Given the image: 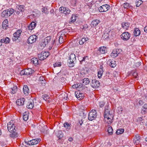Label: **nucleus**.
Instances as JSON below:
<instances>
[{"mask_svg": "<svg viewBox=\"0 0 147 147\" xmlns=\"http://www.w3.org/2000/svg\"><path fill=\"white\" fill-rule=\"evenodd\" d=\"M14 11V10L13 9H9L3 11L1 13V15L2 17L7 18L13 14Z\"/></svg>", "mask_w": 147, "mask_h": 147, "instance_id": "nucleus-1", "label": "nucleus"}, {"mask_svg": "<svg viewBox=\"0 0 147 147\" xmlns=\"http://www.w3.org/2000/svg\"><path fill=\"white\" fill-rule=\"evenodd\" d=\"M97 112L96 110L92 109L90 111L88 114V119L92 121L94 120L96 117Z\"/></svg>", "mask_w": 147, "mask_h": 147, "instance_id": "nucleus-2", "label": "nucleus"}, {"mask_svg": "<svg viewBox=\"0 0 147 147\" xmlns=\"http://www.w3.org/2000/svg\"><path fill=\"white\" fill-rule=\"evenodd\" d=\"M22 32V31L20 29L16 31L13 34V36L12 38L13 41H16L18 40V41H20V37Z\"/></svg>", "mask_w": 147, "mask_h": 147, "instance_id": "nucleus-3", "label": "nucleus"}, {"mask_svg": "<svg viewBox=\"0 0 147 147\" xmlns=\"http://www.w3.org/2000/svg\"><path fill=\"white\" fill-rule=\"evenodd\" d=\"M50 55L49 52L42 51L40 54L38 55V57L39 60H43L46 59Z\"/></svg>", "mask_w": 147, "mask_h": 147, "instance_id": "nucleus-4", "label": "nucleus"}, {"mask_svg": "<svg viewBox=\"0 0 147 147\" xmlns=\"http://www.w3.org/2000/svg\"><path fill=\"white\" fill-rule=\"evenodd\" d=\"M7 129L10 132L16 131L17 129L15 126V124L13 123V121H11L7 124Z\"/></svg>", "mask_w": 147, "mask_h": 147, "instance_id": "nucleus-5", "label": "nucleus"}, {"mask_svg": "<svg viewBox=\"0 0 147 147\" xmlns=\"http://www.w3.org/2000/svg\"><path fill=\"white\" fill-rule=\"evenodd\" d=\"M110 8V6L109 5L105 4L100 7L98 8L99 11L100 12H106Z\"/></svg>", "mask_w": 147, "mask_h": 147, "instance_id": "nucleus-6", "label": "nucleus"}, {"mask_svg": "<svg viewBox=\"0 0 147 147\" xmlns=\"http://www.w3.org/2000/svg\"><path fill=\"white\" fill-rule=\"evenodd\" d=\"M33 73L32 69L31 68L25 69L22 70L20 73L21 75H29L32 74Z\"/></svg>", "mask_w": 147, "mask_h": 147, "instance_id": "nucleus-7", "label": "nucleus"}, {"mask_svg": "<svg viewBox=\"0 0 147 147\" xmlns=\"http://www.w3.org/2000/svg\"><path fill=\"white\" fill-rule=\"evenodd\" d=\"M59 10L61 13L66 15L69 14L71 12L70 10L68 8L64 7H60Z\"/></svg>", "mask_w": 147, "mask_h": 147, "instance_id": "nucleus-8", "label": "nucleus"}, {"mask_svg": "<svg viewBox=\"0 0 147 147\" xmlns=\"http://www.w3.org/2000/svg\"><path fill=\"white\" fill-rule=\"evenodd\" d=\"M40 141V139H32L31 140L28 141H25L26 143L27 144L31 145H34L38 144Z\"/></svg>", "mask_w": 147, "mask_h": 147, "instance_id": "nucleus-9", "label": "nucleus"}, {"mask_svg": "<svg viewBox=\"0 0 147 147\" xmlns=\"http://www.w3.org/2000/svg\"><path fill=\"white\" fill-rule=\"evenodd\" d=\"M37 38L36 35H32L30 36L27 40V43L28 44H31L35 42Z\"/></svg>", "mask_w": 147, "mask_h": 147, "instance_id": "nucleus-10", "label": "nucleus"}, {"mask_svg": "<svg viewBox=\"0 0 147 147\" xmlns=\"http://www.w3.org/2000/svg\"><path fill=\"white\" fill-rule=\"evenodd\" d=\"M130 34L127 32H125L123 33L121 36V38L125 41L128 40L130 37Z\"/></svg>", "mask_w": 147, "mask_h": 147, "instance_id": "nucleus-11", "label": "nucleus"}, {"mask_svg": "<svg viewBox=\"0 0 147 147\" xmlns=\"http://www.w3.org/2000/svg\"><path fill=\"white\" fill-rule=\"evenodd\" d=\"M100 85L99 82L96 79L92 80L91 86L94 88H97Z\"/></svg>", "mask_w": 147, "mask_h": 147, "instance_id": "nucleus-12", "label": "nucleus"}, {"mask_svg": "<svg viewBox=\"0 0 147 147\" xmlns=\"http://www.w3.org/2000/svg\"><path fill=\"white\" fill-rule=\"evenodd\" d=\"M107 49L105 47H100L98 49L97 52L99 55L101 54H104L107 53Z\"/></svg>", "mask_w": 147, "mask_h": 147, "instance_id": "nucleus-13", "label": "nucleus"}, {"mask_svg": "<svg viewBox=\"0 0 147 147\" xmlns=\"http://www.w3.org/2000/svg\"><path fill=\"white\" fill-rule=\"evenodd\" d=\"M75 94L76 97L80 100L84 98V94L83 93H81L79 90L75 92Z\"/></svg>", "mask_w": 147, "mask_h": 147, "instance_id": "nucleus-14", "label": "nucleus"}, {"mask_svg": "<svg viewBox=\"0 0 147 147\" xmlns=\"http://www.w3.org/2000/svg\"><path fill=\"white\" fill-rule=\"evenodd\" d=\"M25 99L24 98H21L17 100L16 102V104L19 106H22L24 105Z\"/></svg>", "mask_w": 147, "mask_h": 147, "instance_id": "nucleus-15", "label": "nucleus"}, {"mask_svg": "<svg viewBox=\"0 0 147 147\" xmlns=\"http://www.w3.org/2000/svg\"><path fill=\"white\" fill-rule=\"evenodd\" d=\"M8 21L7 19L4 20L2 23V28L4 30L7 29L8 27Z\"/></svg>", "mask_w": 147, "mask_h": 147, "instance_id": "nucleus-16", "label": "nucleus"}, {"mask_svg": "<svg viewBox=\"0 0 147 147\" xmlns=\"http://www.w3.org/2000/svg\"><path fill=\"white\" fill-rule=\"evenodd\" d=\"M38 81L39 84H41L42 86H44L46 83V80L43 76L40 77Z\"/></svg>", "mask_w": 147, "mask_h": 147, "instance_id": "nucleus-17", "label": "nucleus"}, {"mask_svg": "<svg viewBox=\"0 0 147 147\" xmlns=\"http://www.w3.org/2000/svg\"><path fill=\"white\" fill-rule=\"evenodd\" d=\"M110 110H108L106 109V110H105L104 113V117L105 119L106 117H107L108 118H109V117H111V115L110 114Z\"/></svg>", "mask_w": 147, "mask_h": 147, "instance_id": "nucleus-18", "label": "nucleus"}, {"mask_svg": "<svg viewBox=\"0 0 147 147\" xmlns=\"http://www.w3.org/2000/svg\"><path fill=\"white\" fill-rule=\"evenodd\" d=\"M36 25V23L34 22H32L30 24V25L28 26V29L29 30H32L34 28Z\"/></svg>", "mask_w": 147, "mask_h": 147, "instance_id": "nucleus-19", "label": "nucleus"}, {"mask_svg": "<svg viewBox=\"0 0 147 147\" xmlns=\"http://www.w3.org/2000/svg\"><path fill=\"white\" fill-rule=\"evenodd\" d=\"M108 63V64L112 67H115L116 65L115 61L114 60H109Z\"/></svg>", "mask_w": 147, "mask_h": 147, "instance_id": "nucleus-20", "label": "nucleus"}, {"mask_svg": "<svg viewBox=\"0 0 147 147\" xmlns=\"http://www.w3.org/2000/svg\"><path fill=\"white\" fill-rule=\"evenodd\" d=\"M23 91L25 94L28 95L29 94V89L27 85H24V86Z\"/></svg>", "mask_w": 147, "mask_h": 147, "instance_id": "nucleus-21", "label": "nucleus"}, {"mask_svg": "<svg viewBox=\"0 0 147 147\" xmlns=\"http://www.w3.org/2000/svg\"><path fill=\"white\" fill-rule=\"evenodd\" d=\"M100 23V21L98 20H94L91 22V26L92 27H95Z\"/></svg>", "mask_w": 147, "mask_h": 147, "instance_id": "nucleus-22", "label": "nucleus"}, {"mask_svg": "<svg viewBox=\"0 0 147 147\" xmlns=\"http://www.w3.org/2000/svg\"><path fill=\"white\" fill-rule=\"evenodd\" d=\"M29 113L28 112H25L23 114V119L25 121H27L28 119Z\"/></svg>", "mask_w": 147, "mask_h": 147, "instance_id": "nucleus-23", "label": "nucleus"}, {"mask_svg": "<svg viewBox=\"0 0 147 147\" xmlns=\"http://www.w3.org/2000/svg\"><path fill=\"white\" fill-rule=\"evenodd\" d=\"M140 136L139 135H136L135 136L134 139V142L136 144H138L140 141Z\"/></svg>", "mask_w": 147, "mask_h": 147, "instance_id": "nucleus-24", "label": "nucleus"}, {"mask_svg": "<svg viewBox=\"0 0 147 147\" xmlns=\"http://www.w3.org/2000/svg\"><path fill=\"white\" fill-rule=\"evenodd\" d=\"M140 34V31L138 28H135L134 31V35L135 36H139Z\"/></svg>", "mask_w": 147, "mask_h": 147, "instance_id": "nucleus-25", "label": "nucleus"}, {"mask_svg": "<svg viewBox=\"0 0 147 147\" xmlns=\"http://www.w3.org/2000/svg\"><path fill=\"white\" fill-rule=\"evenodd\" d=\"M0 41L2 43H4L5 44L9 43L10 42V40L9 38L6 37L1 39Z\"/></svg>", "mask_w": 147, "mask_h": 147, "instance_id": "nucleus-26", "label": "nucleus"}, {"mask_svg": "<svg viewBox=\"0 0 147 147\" xmlns=\"http://www.w3.org/2000/svg\"><path fill=\"white\" fill-rule=\"evenodd\" d=\"M34 106V101L33 100H32L28 103V104L26 105V107L28 109H31L33 108Z\"/></svg>", "mask_w": 147, "mask_h": 147, "instance_id": "nucleus-27", "label": "nucleus"}, {"mask_svg": "<svg viewBox=\"0 0 147 147\" xmlns=\"http://www.w3.org/2000/svg\"><path fill=\"white\" fill-rule=\"evenodd\" d=\"M119 54V53L117 51V50L115 49L113 50L112 53L111 54V55L115 58L117 57Z\"/></svg>", "mask_w": 147, "mask_h": 147, "instance_id": "nucleus-28", "label": "nucleus"}, {"mask_svg": "<svg viewBox=\"0 0 147 147\" xmlns=\"http://www.w3.org/2000/svg\"><path fill=\"white\" fill-rule=\"evenodd\" d=\"M123 7L125 9H132V6L130 4L128 3L127 2L124 3L123 5Z\"/></svg>", "mask_w": 147, "mask_h": 147, "instance_id": "nucleus-29", "label": "nucleus"}, {"mask_svg": "<svg viewBox=\"0 0 147 147\" xmlns=\"http://www.w3.org/2000/svg\"><path fill=\"white\" fill-rule=\"evenodd\" d=\"M31 63L34 64L35 65L38 64V59L36 58H33L31 59Z\"/></svg>", "mask_w": 147, "mask_h": 147, "instance_id": "nucleus-30", "label": "nucleus"}, {"mask_svg": "<svg viewBox=\"0 0 147 147\" xmlns=\"http://www.w3.org/2000/svg\"><path fill=\"white\" fill-rule=\"evenodd\" d=\"M16 7L19 11L22 13L25 10V6L24 5H18Z\"/></svg>", "mask_w": 147, "mask_h": 147, "instance_id": "nucleus-31", "label": "nucleus"}, {"mask_svg": "<svg viewBox=\"0 0 147 147\" xmlns=\"http://www.w3.org/2000/svg\"><path fill=\"white\" fill-rule=\"evenodd\" d=\"M10 133L9 136L11 137L14 138L18 137V134L16 131H12Z\"/></svg>", "mask_w": 147, "mask_h": 147, "instance_id": "nucleus-32", "label": "nucleus"}, {"mask_svg": "<svg viewBox=\"0 0 147 147\" xmlns=\"http://www.w3.org/2000/svg\"><path fill=\"white\" fill-rule=\"evenodd\" d=\"M57 136L59 138V140H60L63 137V134L61 131H58L57 134Z\"/></svg>", "mask_w": 147, "mask_h": 147, "instance_id": "nucleus-33", "label": "nucleus"}, {"mask_svg": "<svg viewBox=\"0 0 147 147\" xmlns=\"http://www.w3.org/2000/svg\"><path fill=\"white\" fill-rule=\"evenodd\" d=\"M121 26L124 28H125L126 29H127V28L129 27V24L128 22H123L121 24Z\"/></svg>", "mask_w": 147, "mask_h": 147, "instance_id": "nucleus-34", "label": "nucleus"}, {"mask_svg": "<svg viewBox=\"0 0 147 147\" xmlns=\"http://www.w3.org/2000/svg\"><path fill=\"white\" fill-rule=\"evenodd\" d=\"M88 40V38H82L79 42V44L80 45H82L85 42L87 41Z\"/></svg>", "mask_w": 147, "mask_h": 147, "instance_id": "nucleus-35", "label": "nucleus"}, {"mask_svg": "<svg viewBox=\"0 0 147 147\" xmlns=\"http://www.w3.org/2000/svg\"><path fill=\"white\" fill-rule=\"evenodd\" d=\"M51 36H48L46 37L45 39L44 42L45 43V44H48L51 40Z\"/></svg>", "mask_w": 147, "mask_h": 147, "instance_id": "nucleus-36", "label": "nucleus"}, {"mask_svg": "<svg viewBox=\"0 0 147 147\" xmlns=\"http://www.w3.org/2000/svg\"><path fill=\"white\" fill-rule=\"evenodd\" d=\"M11 93L12 94H14L16 93L17 90V87L16 86H13V87L11 88Z\"/></svg>", "mask_w": 147, "mask_h": 147, "instance_id": "nucleus-37", "label": "nucleus"}, {"mask_svg": "<svg viewBox=\"0 0 147 147\" xmlns=\"http://www.w3.org/2000/svg\"><path fill=\"white\" fill-rule=\"evenodd\" d=\"M76 56L74 53L71 54L69 56V60H72V61H76Z\"/></svg>", "mask_w": 147, "mask_h": 147, "instance_id": "nucleus-38", "label": "nucleus"}, {"mask_svg": "<svg viewBox=\"0 0 147 147\" xmlns=\"http://www.w3.org/2000/svg\"><path fill=\"white\" fill-rule=\"evenodd\" d=\"M75 61H72V60H69L68 61L69 62L68 64V65L69 67H73L74 66L75 63L74 62Z\"/></svg>", "mask_w": 147, "mask_h": 147, "instance_id": "nucleus-39", "label": "nucleus"}, {"mask_svg": "<svg viewBox=\"0 0 147 147\" xmlns=\"http://www.w3.org/2000/svg\"><path fill=\"white\" fill-rule=\"evenodd\" d=\"M42 11L46 14H48L49 13L48 9L45 7H43L42 9Z\"/></svg>", "mask_w": 147, "mask_h": 147, "instance_id": "nucleus-40", "label": "nucleus"}, {"mask_svg": "<svg viewBox=\"0 0 147 147\" xmlns=\"http://www.w3.org/2000/svg\"><path fill=\"white\" fill-rule=\"evenodd\" d=\"M82 81L83 83L85 85L88 84L90 82L89 79L88 78H85Z\"/></svg>", "mask_w": 147, "mask_h": 147, "instance_id": "nucleus-41", "label": "nucleus"}, {"mask_svg": "<svg viewBox=\"0 0 147 147\" xmlns=\"http://www.w3.org/2000/svg\"><path fill=\"white\" fill-rule=\"evenodd\" d=\"M107 131L109 134L111 135L113 134V129L112 127H109Z\"/></svg>", "mask_w": 147, "mask_h": 147, "instance_id": "nucleus-42", "label": "nucleus"}, {"mask_svg": "<svg viewBox=\"0 0 147 147\" xmlns=\"http://www.w3.org/2000/svg\"><path fill=\"white\" fill-rule=\"evenodd\" d=\"M15 12H16V13L17 15L18 18H21L23 15V13H22V12H20L19 11H15Z\"/></svg>", "mask_w": 147, "mask_h": 147, "instance_id": "nucleus-43", "label": "nucleus"}, {"mask_svg": "<svg viewBox=\"0 0 147 147\" xmlns=\"http://www.w3.org/2000/svg\"><path fill=\"white\" fill-rule=\"evenodd\" d=\"M64 126L66 129H70L71 126L69 123L67 122L65 123L64 124Z\"/></svg>", "mask_w": 147, "mask_h": 147, "instance_id": "nucleus-44", "label": "nucleus"}, {"mask_svg": "<svg viewBox=\"0 0 147 147\" xmlns=\"http://www.w3.org/2000/svg\"><path fill=\"white\" fill-rule=\"evenodd\" d=\"M124 130L122 128L119 129H118L116 131V134L119 135V134L123 133L124 131Z\"/></svg>", "mask_w": 147, "mask_h": 147, "instance_id": "nucleus-45", "label": "nucleus"}, {"mask_svg": "<svg viewBox=\"0 0 147 147\" xmlns=\"http://www.w3.org/2000/svg\"><path fill=\"white\" fill-rule=\"evenodd\" d=\"M88 28V26L86 24H84L83 25H82L81 26V28L82 30H84V31L86 30V29H87Z\"/></svg>", "mask_w": 147, "mask_h": 147, "instance_id": "nucleus-46", "label": "nucleus"}, {"mask_svg": "<svg viewBox=\"0 0 147 147\" xmlns=\"http://www.w3.org/2000/svg\"><path fill=\"white\" fill-rule=\"evenodd\" d=\"M64 42V40L63 39V36L61 35L59 37V43L60 44H62Z\"/></svg>", "mask_w": 147, "mask_h": 147, "instance_id": "nucleus-47", "label": "nucleus"}, {"mask_svg": "<svg viewBox=\"0 0 147 147\" xmlns=\"http://www.w3.org/2000/svg\"><path fill=\"white\" fill-rule=\"evenodd\" d=\"M111 117H109V118H108L107 117H106V118H107V121L106 119H105V121H107V123L109 124H111V123L113 121V120L111 119Z\"/></svg>", "mask_w": 147, "mask_h": 147, "instance_id": "nucleus-48", "label": "nucleus"}, {"mask_svg": "<svg viewBox=\"0 0 147 147\" xmlns=\"http://www.w3.org/2000/svg\"><path fill=\"white\" fill-rule=\"evenodd\" d=\"M143 1L140 0H138L136 2V6L137 7H139L142 3Z\"/></svg>", "mask_w": 147, "mask_h": 147, "instance_id": "nucleus-49", "label": "nucleus"}, {"mask_svg": "<svg viewBox=\"0 0 147 147\" xmlns=\"http://www.w3.org/2000/svg\"><path fill=\"white\" fill-rule=\"evenodd\" d=\"M76 17H77L75 15L73 14L71 18V21L73 22H75L76 20Z\"/></svg>", "mask_w": 147, "mask_h": 147, "instance_id": "nucleus-50", "label": "nucleus"}, {"mask_svg": "<svg viewBox=\"0 0 147 147\" xmlns=\"http://www.w3.org/2000/svg\"><path fill=\"white\" fill-rule=\"evenodd\" d=\"M142 110L144 112L147 111V104H145L143 105Z\"/></svg>", "mask_w": 147, "mask_h": 147, "instance_id": "nucleus-51", "label": "nucleus"}, {"mask_svg": "<svg viewBox=\"0 0 147 147\" xmlns=\"http://www.w3.org/2000/svg\"><path fill=\"white\" fill-rule=\"evenodd\" d=\"M109 35L107 33H105L102 36V37L104 39H106L109 38Z\"/></svg>", "mask_w": 147, "mask_h": 147, "instance_id": "nucleus-52", "label": "nucleus"}, {"mask_svg": "<svg viewBox=\"0 0 147 147\" xmlns=\"http://www.w3.org/2000/svg\"><path fill=\"white\" fill-rule=\"evenodd\" d=\"M42 98L44 100H45V101H46L47 99L49 98V96L47 95L44 94L42 96Z\"/></svg>", "mask_w": 147, "mask_h": 147, "instance_id": "nucleus-53", "label": "nucleus"}, {"mask_svg": "<svg viewBox=\"0 0 147 147\" xmlns=\"http://www.w3.org/2000/svg\"><path fill=\"white\" fill-rule=\"evenodd\" d=\"M102 73L103 71L102 70V71H98V76L99 78H100L101 77Z\"/></svg>", "mask_w": 147, "mask_h": 147, "instance_id": "nucleus-54", "label": "nucleus"}, {"mask_svg": "<svg viewBox=\"0 0 147 147\" xmlns=\"http://www.w3.org/2000/svg\"><path fill=\"white\" fill-rule=\"evenodd\" d=\"M61 63L60 62H58L57 63H55L54 64V66L55 67H57V66L59 67V66H61Z\"/></svg>", "mask_w": 147, "mask_h": 147, "instance_id": "nucleus-55", "label": "nucleus"}, {"mask_svg": "<svg viewBox=\"0 0 147 147\" xmlns=\"http://www.w3.org/2000/svg\"><path fill=\"white\" fill-rule=\"evenodd\" d=\"M105 103L103 101H101L99 103V106L100 107H103L105 105Z\"/></svg>", "mask_w": 147, "mask_h": 147, "instance_id": "nucleus-56", "label": "nucleus"}, {"mask_svg": "<svg viewBox=\"0 0 147 147\" xmlns=\"http://www.w3.org/2000/svg\"><path fill=\"white\" fill-rule=\"evenodd\" d=\"M73 88H77L79 87V85L78 84H74L72 86Z\"/></svg>", "mask_w": 147, "mask_h": 147, "instance_id": "nucleus-57", "label": "nucleus"}, {"mask_svg": "<svg viewBox=\"0 0 147 147\" xmlns=\"http://www.w3.org/2000/svg\"><path fill=\"white\" fill-rule=\"evenodd\" d=\"M133 76L135 78H137L138 76L137 73L136 72H134L132 74Z\"/></svg>", "mask_w": 147, "mask_h": 147, "instance_id": "nucleus-58", "label": "nucleus"}, {"mask_svg": "<svg viewBox=\"0 0 147 147\" xmlns=\"http://www.w3.org/2000/svg\"><path fill=\"white\" fill-rule=\"evenodd\" d=\"M92 2H91L89 3H88L87 4V6H88L89 8L90 9L91 8V7L92 6Z\"/></svg>", "mask_w": 147, "mask_h": 147, "instance_id": "nucleus-59", "label": "nucleus"}, {"mask_svg": "<svg viewBox=\"0 0 147 147\" xmlns=\"http://www.w3.org/2000/svg\"><path fill=\"white\" fill-rule=\"evenodd\" d=\"M106 109L108 110H111V109L109 108V105H107L105 106V110H106Z\"/></svg>", "mask_w": 147, "mask_h": 147, "instance_id": "nucleus-60", "label": "nucleus"}, {"mask_svg": "<svg viewBox=\"0 0 147 147\" xmlns=\"http://www.w3.org/2000/svg\"><path fill=\"white\" fill-rule=\"evenodd\" d=\"M87 57H84L82 58V59L81 60V61H80V62L81 64H82V63L83 62V61H84L85 60V58Z\"/></svg>", "mask_w": 147, "mask_h": 147, "instance_id": "nucleus-61", "label": "nucleus"}, {"mask_svg": "<svg viewBox=\"0 0 147 147\" xmlns=\"http://www.w3.org/2000/svg\"><path fill=\"white\" fill-rule=\"evenodd\" d=\"M54 10L52 9L50 11V13L52 15H54Z\"/></svg>", "mask_w": 147, "mask_h": 147, "instance_id": "nucleus-62", "label": "nucleus"}, {"mask_svg": "<svg viewBox=\"0 0 147 147\" xmlns=\"http://www.w3.org/2000/svg\"><path fill=\"white\" fill-rule=\"evenodd\" d=\"M139 104L141 105H142L144 104L143 101L142 100H139Z\"/></svg>", "mask_w": 147, "mask_h": 147, "instance_id": "nucleus-63", "label": "nucleus"}, {"mask_svg": "<svg viewBox=\"0 0 147 147\" xmlns=\"http://www.w3.org/2000/svg\"><path fill=\"white\" fill-rule=\"evenodd\" d=\"M144 31L145 32L147 33V26H146L144 28Z\"/></svg>", "mask_w": 147, "mask_h": 147, "instance_id": "nucleus-64", "label": "nucleus"}]
</instances>
